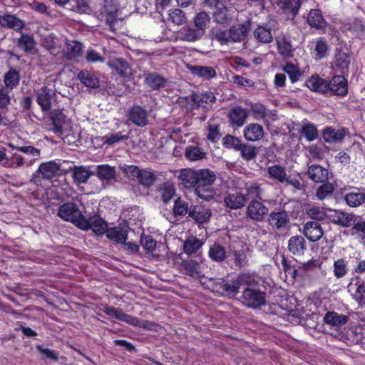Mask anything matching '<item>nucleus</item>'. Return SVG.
I'll return each instance as SVG.
<instances>
[{
  "instance_id": "1",
  "label": "nucleus",
  "mask_w": 365,
  "mask_h": 365,
  "mask_svg": "<svg viewBox=\"0 0 365 365\" xmlns=\"http://www.w3.org/2000/svg\"><path fill=\"white\" fill-rule=\"evenodd\" d=\"M217 180L216 174L209 169H200L197 174V184L194 189L198 198L205 201L215 200L218 197L217 190L213 187Z\"/></svg>"
},
{
  "instance_id": "2",
  "label": "nucleus",
  "mask_w": 365,
  "mask_h": 365,
  "mask_svg": "<svg viewBox=\"0 0 365 365\" xmlns=\"http://www.w3.org/2000/svg\"><path fill=\"white\" fill-rule=\"evenodd\" d=\"M58 215L63 220L71 222L79 228H85L88 226L81 212L74 203L68 202L62 205L58 209Z\"/></svg>"
},
{
  "instance_id": "3",
  "label": "nucleus",
  "mask_w": 365,
  "mask_h": 365,
  "mask_svg": "<svg viewBox=\"0 0 365 365\" xmlns=\"http://www.w3.org/2000/svg\"><path fill=\"white\" fill-rule=\"evenodd\" d=\"M50 119L51 122L45 123L43 127L61 136L63 133V127L68 122L66 115L62 110H54L51 113Z\"/></svg>"
},
{
  "instance_id": "4",
  "label": "nucleus",
  "mask_w": 365,
  "mask_h": 365,
  "mask_svg": "<svg viewBox=\"0 0 365 365\" xmlns=\"http://www.w3.org/2000/svg\"><path fill=\"white\" fill-rule=\"evenodd\" d=\"M118 9L116 4L113 0H106L98 11L97 17L101 21H105L112 26L116 20Z\"/></svg>"
},
{
  "instance_id": "5",
  "label": "nucleus",
  "mask_w": 365,
  "mask_h": 365,
  "mask_svg": "<svg viewBox=\"0 0 365 365\" xmlns=\"http://www.w3.org/2000/svg\"><path fill=\"white\" fill-rule=\"evenodd\" d=\"M327 218L333 224L343 227H349L355 222L356 216L342 210H329Z\"/></svg>"
},
{
  "instance_id": "6",
  "label": "nucleus",
  "mask_w": 365,
  "mask_h": 365,
  "mask_svg": "<svg viewBox=\"0 0 365 365\" xmlns=\"http://www.w3.org/2000/svg\"><path fill=\"white\" fill-rule=\"evenodd\" d=\"M269 209L262 202L252 200L247 207V216L256 222H262L267 215Z\"/></svg>"
},
{
  "instance_id": "7",
  "label": "nucleus",
  "mask_w": 365,
  "mask_h": 365,
  "mask_svg": "<svg viewBox=\"0 0 365 365\" xmlns=\"http://www.w3.org/2000/svg\"><path fill=\"white\" fill-rule=\"evenodd\" d=\"M54 97L55 91L52 85L43 86L36 91V101L43 111L51 109Z\"/></svg>"
},
{
  "instance_id": "8",
  "label": "nucleus",
  "mask_w": 365,
  "mask_h": 365,
  "mask_svg": "<svg viewBox=\"0 0 365 365\" xmlns=\"http://www.w3.org/2000/svg\"><path fill=\"white\" fill-rule=\"evenodd\" d=\"M60 165L53 160L41 163L34 177H40L45 180H51L60 175Z\"/></svg>"
},
{
  "instance_id": "9",
  "label": "nucleus",
  "mask_w": 365,
  "mask_h": 365,
  "mask_svg": "<svg viewBox=\"0 0 365 365\" xmlns=\"http://www.w3.org/2000/svg\"><path fill=\"white\" fill-rule=\"evenodd\" d=\"M242 297L244 303L250 307H257L265 302L264 293L250 287L244 290Z\"/></svg>"
},
{
  "instance_id": "10",
  "label": "nucleus",
  "mask_w": 365,
  "mask_h": 365,
  "mask_svg": "<svg viewBox=\"0 0 365 365\" xmlns=\"http://www.w3.org/2000/svg\"><path fill=\"white\" fill-rule=\"evenodd\" d=\"M328 93L337 96H345L348 93V82L342 75H336L329 81Z\"/></svg>"
},
{
  "instance_id": "11",
  "label": "nucleus",
  "mask_w": 365,
  "mask_h": 365,
  "mask_svg": "<svg viewBox=\"0 0 365 365\" xmlns=\"http://www.w3.org/2000/svg\"><path fill=\"white\" fill-rule=\"evenodd\" d=\"M348 291L353 299L360 302L365 299V282L359 276L351 278L349 285Z\"/></svg>"
},
{
  "instance_id": "12",
  "label": "nucleus",
  "mask_w": 365,
  "mask_h": 365,
  "mask_svg": "<svg viewBox=\"0 0 365 365\" xmlns=\"http://www.w3.org/2000/svg\"><path fill=\"white\" fill-rule=\"evenodd\" d=\"M212 215L210 208L202 205H195L190 207L189 216L198 224L207 222Z\"/></svg>"
},
{
  "instance_id": "13",
  "label": "nucleus",
  "mask_w": 365,
  "mask_h": 365,
  "mask_svg": "<svg viewBox=\"0 0 365 365\" xmlns=\"http://www.w3.org/2000/svg\"><path fill=\"white\" fill-rule=\"evenodd\" d=\"M250 111L255 120H262L265 124L268 123V118H270L272 120H276L275 113L273 111L267 109V108L262 103H257L252 104L251 106Z\"/></svg>"
},
{
  "instance_id": "14",
  "label": "nucleus",
  "mask_w": 365,
  "mask_h": 365,
  "mask_svg": "<svg viewBox=\"0 0 365 365\" xmlns=\"http://www.w3.org/2000/svg\"><path fill=\"white\" fill-rule=\"evenodd\" d=\"M239 289L237 279L232 280L231 282L220 279L216 282L214 291L221 294L235 296L238 292Z\"/></svg>"
},
{
  "instance_id": "15",
  "label": "nucleus",
  "mask_w": 365,
  "mask_h": 365,
  "mask_svg": "<svg viewBox=\"0 0 365 365\" xmlns=\"http://www.w3.org/2000/svg\"><path fill=\"white\" fill-rule=\"evenodd\" d=\"M128 118L137 126L144 127L148 123L147 110L138 106L130 110Z\"/></svg>"
},
{
  "instance_id": "16",
  "label": "nucleus",
  "mask_w": 365,
  "mask_h": 365,
  "mask_svg": "<svg viewBox=\"0 0 365 365\" xmlns=\"http://www.w3.org/2000/svg\"><path fill=\"white\" fill-rule=\"evenodd\" d=\"M108 64L121 77H130L133 74V69L130 64L122 58H113L109 61Z\"/></svg>"
},
{
  "instance_id": "17",
  "label": "nucleus",
  "mask_w": 365,
  "mask_h": 365,
  "mask_svg": "<svg viewBox=\"0 0 365 365\" xmlns=\"http://www.w3.org/2000/svg\"><path fill=\"white\" fill-rule=\"evenodd\" d=\"M303 233L306 237L312 242L319 240L324 234L320 224L313 221L307 222L304 225Z\"/></svg>"
},
{
  "instance_id": "18",
  "label": "nucleus",
  "mask_w": 365,
  "mask_h": 365,
  "mask_svg": "<svg viewBox=\"0 0 365 365\" xmlns=\"http://www.w3.org/2000/svg\"><path fill=\"white\" fill-rule=\"evenodd\" d=\"M264 128L257 123H250L246 125L243 130L245 138L247 141L255 142L261 140L264 137Z\"/></svg>"
},
{
  "instance_id": "19",
  "label": "nucleus",
  "mask_w": 365,
  "mask_h": 365,
  "mask_svg": "<svg viewBox=\"0 0 365 365\" xmlns=\"http://www.w3.org/2000/svg\"><path fill=\"white\" fill-rule=\"evenodd\" d=\"M41 44L51 54L56 55L60 52L61 41L53 34H48L42 36L41 38Z\"/></svg>"
},
{
  "instance_id": "20",
  "label": "nucleus",
  "mask_w": 365,
  "mask_h": 365,
  "mask_svg": "<svg viewBox=\"0 0 365 365\" xmlns=\"http://www.w3.org/2000/svg\"><path fill=\"white\" fill-rule=\"evenodd\" d=\"M17 46L27 54H37L36 42L34 36L22 34L17 40Z\"/></svg>"
},
{
  "instance_id": "21",
  "label": "nucleus",
  "mask_w": 365,
  "mask_h": 365,
  "mask_svg": "<svg viewBox=\"0 0 365 365\" xmlns=\"http://www.w3.org/2000/svg\"><path fill=\"white\" fill-rule=\"evenodd\" d=\"M306 86L314 92L321 94L328 93L329 82L318 75H312L306 81Z\"/></svg>"
},
{
  "instance_id": "22",
  "label": "nucleus",
  "mask_w": 365,
  "mask_h": 365,
  "mask_svg": "<svg viewBox=\"0 0 365 365\" xmlns=\"http://www.w3.org/2000/svg\"><path fill=\"white\" fill-rule=\"evenodd\" d=\"M197 174L198 170L190 168L182 169L180 170L178 178L185 187H194L195 189L197 184Z\"/></svg>"
},
{
  "instance_id": "23",
  "label": "nucleus",
  "mask_w": 365,
  "mask_h": 365,
  "mask_svg": "<svg viewBox=\"0 0 365 365\" xmlns=\"http://www.w3.org/2000/svg\"><path fill=\"white\" fill-rule=\"evenodd\" d=\"M245 202V196L239 192L227 193L224 197L225 205L232 210H237L242 207Z\"/></svg>"
},
{
  "instance_id": "24",
  "label": "nucleus",
  "mask_w": 365,
  "mask_h": 365,
  "mask_svg": "<svg viewBox=\"0 0 365 365\" xmlns=\"http://www.w3.org/2000/svg\"><path fill=\"white\" fill-rule=\"evenodd\" d=\"M104 312L107 315L115 317L133 326L139 325L138 324V318L125 314L121 309H115L111 307H106L104 309Z\"/></svg>"
},
{
  "instance_id": "25",
  "label": "nucleus",
  "mask_w": 365,
  "mask_h": 365,
  "mask_svg": "<svg viewBox=\"0 0 365 365\" xmlns=\"http://www.w3.org/2000/svg\"><path fill=\"white\" fill-rule=\"evenodd\" d=\"M104 312L107 315L115 317L133 326L139 325L138 324V318L125 314L121 309H115L111 307H106L104 309Z\"/></svg>"
},
{
  "instance_id": "26",
  "label": "nucleus",
  "mask_w": 365,
  "mask_h": 365,
  "mask_svg": "<svg viewBox=\"0 0 365 365\" xmlns=\"http://www.w3.org/2000/svg\"><path fill=\"white\" fill-rule=\"evenodd\" d=\"M84 220L87 224V227L85 228H81V230H92L97 235H102L107 231V224L98 215H93L88 219L84 217Z\"/></svg>"
},
{
  "instance_id": "27",
  "label": "nucleus",
  "mask_w": 365,
  "mask_h": 365,
  "mask_svg": "<svg viewBox=\"0 0 365 365\" xmlns=\"http://www.w3.org/2000/svg\"><path fill=\"white\" fill-rule=\"evenodd\" d=\"M0 25L3 27L14 29L16 31H21L24 27V22L11 14H4L0 16Z\"/></svg>"
},
{
  "instance_id": "28",
  "label": "nucleus",
  "mask_w": 365,
  "mask_h": 365,
  "mask_svg": "<svg viewBox=\"0 0 365 365\" xmlns=\"http://www.w3.org/2000/svg\"><path fill=\"white\" fill-rule=\"evenodd\" d=\"M307 23L311 27L322 29L327 26L322 12L319 9H311L307 15Z\"/></svg>"
},
{
  "instance_id": "29",
  "label": "nucleus",
  "mask_w": 365,
  "mask_h": 365,
  "mask_svg": "<svg viewBox=\"0 0 365 365\" xmlns=\"http://www.w3.org/2000/svg\"><path fill=\"white\" fill-rule=\"evenodd\" d=\"M288 222V215L285 211L272 212L269 216V225L276 230L285 227Z\"/></svg>"
},
{
  "instance_id": "30",
  "label": "nucleus",
  "mask_w": 365,
  "mask_h": 365,
  "mask_svg": "<svg viewBox=\"0 0 365 365\" xmlns=\"http://www.w3.org/2000/svg\"><path fill=\"white\" fill-rule=\"evenodd\" d=\"M192 100L197 107L209 109L215 101V96L212 92L206 91L200 94H194Z\"/></svg>"
},
{
  "instance_id": "31",
  "label": "nucleus",
  "mask_w": 365,
  "mask_h": 365,
  "mask_svg": "<svg viewBox=\"0 0 365 365\" xmlns=\"http://www.w3.org/2000/svg\"><path fill=\"white\" fill-rule=\"evenodd\" d=\"M345 133L346 132L344 128L327 127L323 131V138L329 143H339L344 139Z\"/></svg>"
},
{
  "instance_id": "32",
  "label": "nucleus",
  "mask_w": 365,
  "mask_h": 365,
  "mask_svg": "<svg viewBox=\"0 0 365 365\" xmlns=\"http://www.w3.org/2000/svg\"><path fill=\"white\" fill-rule=\"evenodd\" d=\"M203 35L204 32L197 29L196 28L195 29L190 26L182 27L178 33V37L180 39L188 42L197 41Z\"/></svg>"
},
{
  "instance_id": "33",
  "label": "nucleus",
  "mask_w": 365,
  "mask_h": 365,
  "mask_svg": "<svg viewBox=\"0 0 365 365\" xmlns=\"http://www.w3.org/2000/svg\"><path fill=\"white\" fill-rule=\"evenodd\" d=\"M287 247L288 250L294 255H303L306 250L305 240L302 236H293L289 240Z\"/></svg>"
},
{
  "instance_id": "34",
  "label": "nucleus",
  "mask_w": 365,
  "mask_h": 365,
  "mask_svg": "<svg viewBox=\"0 0 365 365\" xmlns=\"http://www.w3.org/2000/svg\"><path fill=\"white\" fill-rule=\"evenodd\" d=\"M329 172L319 165H312L309 168L307 175L315 182H322L327 180Z\"/></svg>"
},
{
  "instance_id": "35",
  "label": "nucleus",
  "mask_w": 365,
  "mask_h": 365,
  "mask_svg": "<svg viewBox=\"0 0 365 365\" xmlns=\"http://www.w3.org/2000/svg\"><path fill=\"white\" fill-rule=\"evenodd\" d=\"M247 118V112L245 109L237 106L233 108L229 113L230 120L233 125L242 126Z\"/></svg>"
},
{
  "instance_id": "36",
  "label": "nucleus",
  "mask_w": 365,
  "mask_h": 365,
  "mask_svg": "<svg viewBox=\"0 0 365 365\" xmlns=\"http://www.w3.org/2000/svg\"><path fill=\"white\" fill-rule=\"evenodd\" d=\"M348 319V316L335 312H328L324 317V322L332 327L343 326L346 324Z\"/></svg>"
},
{
  "instance_id": "37",
  "label": "nucleus",
  "mask_w": 365,
  "mask_h": 365,
  "mask_svg": "<svg viewBox=\"0 0 365 365\" xmlns=\"http://www.w3.org/2000/svg\"><path fill=\"white\" fill-rule=\"evenodd\" d=\"M145 83L153 90H158L164 87L166 79L157 73H149L145 76Z\"/></svg>"
},
{
  "instance_id": "38",
  "label": "nucleus",
  "mask_w": 365,
  "mask_h": 365,
  "mask_svg": "<svg viewBox=\"0 0 365 365\" xmlns=\"http://www.w3.org/2000/svg\"><path fill=\"white\" fill-rule=\"evenodd\" d=\"M344 200L349 207H356L365 202V192L358 189L346 193Z\"/></svg>"
},
{
  "instance_id": "39",
  "label": "nucleus",
  "mask_w": 365,
  "mask_h": 365,
  "mask_svg": "<svg viewBox=\"0 0 365 365\" xmlns=\"http://www.w3.org/2000/svg\"><path fill=\"white\" fill-rule=\"evenodd\" d=\"M277 4L287 14L296 16L301 6V0H277Z\"/></svg>"
},
{
  "instance_id": "40",
  "label": "nucleus",
  "mask_w": 365,
  "mask_h": 365,
  "mask_svg": "<svg viewBox=\"0 0 365 365\" xmlns=\"http://www.w3.org/2000/svg\"><path fill=\"white\" fill-rule=\"evenodd\" d=\"M78 79L86 87L91 88H98L99 81L94 73L88 71H81L77 74Z\"/></svg>"
},
{
  "instance_id": "41",
  "label": "nucleus",
  "mask_w": 365,
  "mask_h": 365,
  "mask_svg": "<svg viewBox=\"0 0 365 365\" xmlns=\"http://www.w3.org/2000/svg\"><path fill=\"white\" fill-rule=\"evenodd\" d=\"M277 49L281 56L284 58L293 56L294 48L291 42L285 36H279L276 38Z\"/></svg>"
},
{
  "instance_id": "42",
  "label": "nucleus",
  "mask_w": 365,
  "mask_h": 365,
  "mask_svg": "<svg viewBox=\"0 0 365 365\" xmlns=\"http://www.w3.org/2000/svg\"><path fill=\"white\" fill-rule=\"evenodd\" d=\"M106 236L108 239L120 244H124L127 240V230L120 227L108 229Z\"/></svg>"
},
{
  "instance_id": "43",
  "label": "nucleus",
  "mask_w": 365,
  "mask_h": 365,
  "mask_svg": "<svg viewBox=\"0 0 365 365\" xmlns=\"http://www.w3.org/2000/svg\"><path fill=\"white\" fill-rule=\"evenodd\" d=\"M83 50L82 44L76 41H71L66 43L63 51L64 56L68 59H72L78 56Z\"/></svg>"
},
{
  "instance_id": "44",
  "label": "nucleus",
  "mask_w": 365,
  "mask_h": 365,
  "mask_svg": "<svg viewBox=\"0 0 365 365\" xmlns=\"http://www.w3.org/2000/svg\"><path fill=\"white\" fill-rule=\"evenodd\" d=\"M351 61L349 55L344 52L339 51L335 56L334 66L341 73H344L348 71V68Z\"/></svg>"
},
{
  "instance_id": "45",
  "label": "nucleus",
  "mask_w": 365,
  "mask_h": 365,
  "mask_svg": "<svg viewBox=\"0 0 365 365\" xmlns=\"http://www.w3.org/2000/svg\"><path fill=\"white\" fill-rule=\"evenodd\" d=\"M267 173L270 178L279 182L284 183L287 180L285 169L280 165H272L267 168Z\"/></svg>"
},
{
  "instance_id": "46",
  "label": "nucleus",
  "mask_w": 365,
  "mask_h": 365,
  "mask_svg": "<svg viewBox=\"0 0 365 365\" xmlns=\"http://www.w3.org/2000/svg\"><path fill=\"white\" fill-rule=\"evenodd\" d=\"M91 175L89 169L83 166H75L72 170L73 179L77 183H85Z\"/></svg>"
},
{
  "instance_id": "47",
  "label": "nucleus",
  "mask_w": 365,
  "mask_h": 365,
  "mask_svg": "<svg viewBox=\"0 0 365 365\" xmlns=\"http://www.w3.org/2000/svg\"><path fill=\"white\" fill-rule=\"evenodd\" d=\"M247 30V27L243 24L230 28L229 30L230 43L243 41L246 38Z\"/></svg>"
},
{
  "instance_id": "48",
  "label": "nucleus",
  "mask_w": 365,
  "mask_h": 365,
  "mask_svg": "<svg viewBox=\"0 0 365 365\" xmlns=\"http://www.w3.org/2000/svg\"><path fill=\"white\" fill-rule=\"evenodd\" d=\"M19 72L15 69L11 68L4 74V83L5 88L9 91H11L16 88L19 85Z\"/></svg>"
},
{
  "instance_id": "49",
  "label": "nucleus",
  "mask_w": 365,
  "mask_h": 365,
  "mask_svg": "<svg viewBox=\"0 0 365 365\" xmlns=\"http://www.w3.org/2000/svg\"><path fill=\"white\" fill-rule=\"evenodd\" d=\"M348 272V262L345 258H339L334 262L333 274L336 278H343Z\"/></svg>"
},
{
  "instance_id": "50",
  "label": "nucleus",
  "mask_w": 365,
  "mask_h": 365,
  "mask_svg": "<svg viewBox=\"0 0 365 365\" xmlns=\"http://www.w3.org/2000/svg\"><path fill=\"white\" fill-rule=\"evenodd\" d=\"M352 227L348 230L346 233L356 238H365V221L361 219L356 220L355 222L352 224Z\"/></svg>"
},
{
  "instance_id": "51",
  "label": "nucleus",
  "mask_w": 365,
  "mask_h": 365,
  "mask_svg": "<svg viewBox=\"0 0 365 365\" xmlns=\"http://www.w3.org/2000/svg\"><path fill=\"white\" fill-rule=\"evenodd\" d=\"M190 70L193 74L203 79H210L216 75L215 69L209 66H192Z\"/></svg>"
},
{
  "instance_id": "52",
  "label": "nucleus",
  "mask_w": 365,
  "mask_h": 365,
  "mask_svg": "<svg viewBox=\"0 0 365 365\" xmlns=\"http://www.w3.org/2000/svg\"><path fill=\"white\" fill-rule=\"evenodd\" d=\"M202 245L203 242L197 237H189L184 242V251L187 255L196 253L197 251L202 246Z\"/></svg>"
},
{
  "instance_id": "53",
  "label": "nucleus",
  "mask_w": 365,
  "mask_h": 365,
  "mask_svg": "<svg viewBox=\"0 0 365 365\" xmlns=\"http://www.w3.org/2000/svg\"><path fill=\"white\" fill-rule=\"evenodd\" d=\"M97 176L103 180L109 181L115 177V170L108 165H101L97 168Z\"/></svg>"
},
{
  "instance_id": "54",
  "label": "nucleus",
  "mask_w": 365,
  "mask_h": 365,
  "mask_svg": "<svg viewBox=\"0 0 365 365\" xmlns=\"http://www.w3.org/2000/svg\"><path fill=\"white\" fill-rule=\"evenodd\" d=\"M255 38L262 43H267L272 41L271 31L264 26H258L254 31Z\"/></svg>"
},
{
  "instance_id": "55",
  "label": "nucleus",
  "mask_w": 365,
  "mask_h": 365,
  "mask_svg": "<svg viewBox=\"0 0 365 365\" xmlns=\"http://www.w3.org/2000/svg\"><path fill=\"white\" fill-rule=\"evenodd\" d=\"M328 51L329 46L325 39L320 38L315 41L314 53L316 58L321 59L325 57Z\"/></svg>"
},
{
  "instance_id": "56",
  "label": "nucleus",
  "mask_w": 365,
  "mask_h": 365,
  "mask_svg": "<svg viewBox=\"0 0 365 365\" xmlns=\"http://www.w3.org/2000/svg\"><path fill=\"white\" fill-rule=\"evenodd\" d=\"M72 10L79 14H91L92 9L89 0H71Z\"/></svg>"
},
{
  "instance_id": "57",
  "label": "nucleus",
  "mask_w": 365,
  "mask_h": 365,
  "mask_svg": "<svg viewBox=\"0 0 365 365\" xmlns=\"http://www.w3.org/2000/svg\"><path fill=\"white\" fill-rule=\"evenodd\" d=\"M210 21L209 14L205 11L199 12L194 18L195 28L205 33V30L208 26Z\"/></svg>"
},
{
  "instance_id": "58",
  "label": "nucleus",
  "mask_w": 365,
  "mask_h": 365,
  "mask_svg": "<svg viewBox=\"0 0 365 365\" xmlns=\"http://www.w3.org/2000/svg\"><path fill=\"white\" fill-rule=\"evenodd\" d=\"M209 257L214 261L222 262L226 258L225 250L222 246L215 244L210 247Z\"/></svg>"
},
{
  "instance_id": "59",
  "label": "nucleus",
  "mask_w": 365,
  "mask_h": 365,
  "mask_svg": "<svg viewBox=\"0 0 365 365\" xmlns=\"http://www.w3.org/2000/svg\"><path fill=\"white\" fill-rule=\"evenodd\" d=\"M185 157L191 161L202 160L205 157L204 150L196 146H188L185 150Z\"/></svg>"
},
{
  "instance_id": "60",
  "label": "nucleus",
  "mask_w": 365,
  "mask_h": 365,
  "mask_svg": "<svg viewBox=\"0 0 365 365\" xmlns=\"http://www.w3.org/2000/svg\"><path fill=\"white\" fill-rule=\"evenodd\" d=\"M215 21L217 24H225L230 21L232 19L230 11L226 7L218 8L214 13Z\"/></svg>"
},
{
  "instance_id": "61",
  "label": "nucleus",
  "mask_w": 365,
  "mask_h": 365,
  "mask_svg": "<svg viewBox=\"0 0 365 365\" xmlns=\"http://www.w3.org/2000/svg\"><path fill=\"white\" fill-rule=\"evenodd\" d=\"M173 210L175 215L184 216L187 213L189 214L190 208L187 202L182 200L180 197H178L174 202Z\"/></svg>"
},
{
  "instance_id": "62",
  "label": "nucleus",
  "mask_w": 365,
  "mask_h": 365,
  "mask_svg": "<svg viewBox=\"0 0 365 365\" xmlns=\"http://www.w3.org/2000/svg\"><path fill=\"white\" fill-rule=\"evenodd\" d=\"M307 215L314 220H322L325 217L327 218V212L324 208L318 207V206H311L306 211Z\"/></svg>"
},
{
  "instance_id": "63",
  "label": "nucleus",
  "mask_w": 365,
  "mask_h": 365,
  "mask_svg": "<svg viewBox=\"0 0 365 365\" xmlns=\"http://www.w3.org/2000/svg\"><path fill=\"white\" fill-rule=\"evenodd\" d=\"M169 21L175 25H182L186 21V16L184 11L175 9L170 11Z\"/></svg>"
},
{
  "instance_id": "64",
  "label": "nucleus",
  "mask_w": 365,
  "mask_h": 365,
  "mask_svg": "<svg viewBox=\"0 0 365 365\" xmlns=\"http://www.w3.org/2000/svg\"><path fill=\"white\" fill-rule=\"evenodd\" d=\"M284 71L289 75L292 83L298 81L302 76L298 67L292 63H287L284 66Z\"/></svg>"
}]
</instances>
